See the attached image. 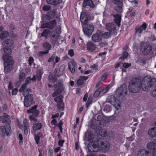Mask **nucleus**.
<instances>
[{"mask_svg": "<svg viewBox=\"0 0 156 156\" xmlns=\"http://www.w3.org/2000/svg\"><path fill=\"white\" fill-rule=\"evenodd\" d=\"M156 86V79L149 75L144 77L141 82L138 78H133L129 82V90L133 93L138 92L141 88L143 90L147 91L151 87Z\"/></svg>", "mask_w": 156, "mask_h": 156, "instance_id": "f257e3e1", "label": "nucleus"}, {"mask_svg": "<svg viewBox=\"0 0 156 156\" xmlns=\"http://www.w3.org/2000/svg\"><path fill=\"white\" fill-rule=\"evenodd\" d=\"M109 143L105 141L103 138H100L95 143H89L87 146L88 151L90 152H97L101 151L107 152L110 149Z\"/></svg>", "mask_w": 156, "mask_h": 156, "instance_id": "f03ea898", "label": "nucleus"}, {"mask_svg": "<svg viewBox=\"0 0 156 156\" xmlns=\"http://www.w3.org/2000/svg\"><path fill=\"white\" fill-rule=\"evenodd\" d=\"M90 19L88 14L85 12L82 13L80 16V21L83 24L82 26L83 32L85 34L89 37L91 35L94 29V25L87 23Z\"/></svg>", "mask_w": 156, "mask_h": 156, "instance_id": "7ed1b4c3", "label": "nucleus"}, {"mask_svg": "<svg viewBox=\"0 0 156 156\" xmlns=\"http://www.w3.org/2000/svg\"><path fill=\"white\" fill-rule=\"evenodd\" d=\"M4 65V72L8 73L13 69L14 61L12 56L3 55L2 56Z\"/></svg>", "mask_w": 156, "mask_h": 156, "instance_id": "20e7f679", "label": "nucleus"}, {"mask_svg": "<svg viewBox=\"0 0 156 156\" xmlns=\"http://www.w3.org/2000/svg\"><path fill=\"white\" fill-rule=\"evenodd\" d=\"M11 129L9 123H6L4 126H0V134L3 136H9L11 134Z\"/></svg>", "mask_w": 156, "mask_h": 156, "instance_id": "39448f33", "label": "nucleus"}, {"mask_svg": "<svg viewBox=\"0 0 156 156\" xmlns=\"http://www.w3.org/2000/svg\"><path fill=\"white\" fill-rule=\"evenodd\" d=\"M140 49L142 54L144 55H146L151 53L152 47L149 44L142 42L140 45Z\"/></svg>", "mask_w": 156, "mask_h": 156, "instance_id": "423d86ee", "label": "nucleus"}, {"mask_svg": "<svg viewBox=\"0 0 156 156\" xmlns=\"http://www.w3.org/2000/svg\"><path fill=\"white\" fill-rule=\"evenodd\" d=\"M63 81L62 79H60L58 80V83L55 85V88H58L56 89L55 91L52 94V96L53 97H55L58 95L60 94L63 90L64 86L63 84Z\"/></svg>", "mask_w": 156, "mask_h": 156, "instance_id": "0eeeda50", "label": "nucleus"}, {"mask_svg": "<svg viewBox=\"0 0 156 156\" xmlns=\"http://www.w3.org/2000/svg\"><path fill=\"white\" fill-rule=\"evenodd\" d=\"M34 99L33 95L31 94H29L25 97L23 102L24 106L28 107L34 104L35 102Z\"/></svg>", "mask_w": 156, "mask_h": 156, "instance_id": "6e6552de", "label": "nucleus"}, {"mask_svg": "<svg viewBox=\"0 0 156 156\" xmlns=\"http://www.w3.org/2000/svg\"><path fill=\"white\" fill-rule=\"evenodd\" d=\"M127 92V87L125 84H123L116 90V94L119 98L121 97L124 94H126Z\"/></svg>", "mask_w": 156, "mask_h": 156, "instance_id": "1a4fd4ad", "label": "nucleus"}, {"mask_svg": "<svg viewBox=\"0 0 156 156\" xmlns=\"http://www.w3.org/2000/svg\"><path fill=\"white\" fill-rule=\"evenodd\" d=\"M116 24L114 22L106 24V29L112 34L116 35L117 34Z\"/></svg>", "mask_w": 156, "mask_h": 156, "instance_id": "9d476101", "label": "nucleus"}, {"mask_svg": "<svg viewBox=\"0 0 156 156\" xmlns=\"http://www.w3.org/2000/svg\"><path fill=\"white\" fill-rule=\"evenodd\" d=\"M56 23V20H54L48 23L41 24V28L43 29L46 28L51 30L55 28Z\"/></svg>", "mask_w": 156, "mask_h": 156, "instance_id": "9b49d317", "label": "nucleus"}, {"mask_svg": "<svg viewBox=\"0 0 156 156\" xmlns=\"http://www.w3.org/2000/svg\"><path fill=\"white\" fill-rule=\"evenodd\" d=\"M37 105H34L27 111V113H32V115L35 117H37L40 113L39 111L37 109Z\"/></svg>", "mask_w": 156, "mask_h": 156, "instance_id": "f8f14e48", "label": "nucleus"}, {"mask_svg": "<svg viewBox=\"0 0 156 156\" xmlns=\"http://www.w3.org/2000/svg\"><path fill=\"white\" fill-rule=\"evenodd\" d=\"M97 33L100 35L101 38L107 39L110 38L112 36V34L110 32H103L100 30H98Z\"/></svg>", "mask_w": 156, "mask_h": 156, "instance_id": "ddd939ff", "label": "nucleus"}, {"mask_svg": "<svg viewBox=\"0 0 156 156\" xmlns=\"http://www.w3.org/2000/svg\"><path fill=\"white\" fill-rule=\"evenodd\" d=\"M9 117V116L7 113H4L3 116L0 117V120L3 123L7 122V123H9L10 124L11 121Z\"/></svg>", "mask_w": 156, "mask_h": 156, "instance_id": "4468645a", "label": "nucleus"}, {"mask_svg": "<svg viewBox=\"0 0 156 156\" xmlns=\"http://www.w3.org/2000/svg\"><path fill=\"white\" fill-rule=\"evenodd\" d=\"M14 43L12 40L7 39L4 40L2 43L4 47H11L14 45Z\"/></svg>", "mask_w": 156, "mask_h": 156, "instance_id": "2eb2a0df", "label": "nucleus"}, {"mask_svg": "<svg viewBox=\"0 0 156 156\" xmlns=\"http://www.w3.org/2000/svg\"><path fill=\"white\" fill-rule=\"evenodd\" d=\"M147 146L148 149L155 152L156 154V143L153 142H150L147 144Z\"/></svg>", "mask_w": 156, "mask_h": 156, "instance_id": "dca6fc26", "label": "nucleus"}, {"mask_svg": "<svg viewBox=\"0 0 156 156\" xmlns=\"http://www.w3.org/2000/svg\"><path fill=\"white\" fill-rule=\"evenodd\" d=\"M86 6H89L91 8H93L95 7V5L91 0H84L83 4V7L85 8Z\"/></svg>", "mask_w": 156, "mask_h": 156, "instance_id": "f3484780", "label": "nucleus"}, {"mask_svg": "<svg viewBox=\"0 0 156 156\" xmlns=\"http://www.w3.org/2000/svg\"><path fill=\"white\" fill-rule=\"evenodd\" d=\"M137 156H154L149 151L144 150H140L137 154Z\"/></svg>", "mask_w": 156, "mask_h": 156, "instance_id": "a211bd4d", "label": "nucleus"}, {"mask_svg": "<svg viewBox=\"0 0 156 156\" xmlns=\"http://www.w3.org/2000/svg\"><path fill=\"white\" fill-rule=\"evenodd\" d=\"M148 135L150 137L155 139L156 138V130L155 127H154L150 129L148 131Z\"/></svg>", "mask_w": 156, "mask_h": 156, "instance_id": "6ab92c4d", "label": "nucleus"}, {"mask_svg": "<svg viewBox=\"0 0 156 156\" xmlns=\"http://www.w3.org/2000/svg\"><path fill=\"white\" fill-rule=\"evenodd\" d=\"M92 40L95 42H98L102 40V38L99 33H97V31L96 34H93L92 36Z\"/></svg>", "mask_w": 156, "mask_h": 156, "instance_id": "aec40b11", "label": "nucleus"}, {"mask_svg": "<svg viewBox=\"0 0 156 156\" xmlns=\"http://www.w3.org/2000/svg\"><path fill=\"white\" fill-rule=\"evenodd\" d=\"M86 137H87L89 141L91 142H95L96 140L94 139V136L92 132L91 131H88L85 133Z\"/></svg>", "mask_w": 156, "mask_h": 156, "instance_id": "412c9836", "label": "nucleus"}, {"mask_svg": "<svg viewBox=\"0 0 156 156\" xmlns=\"http://www.w3.org/2000/svg\"><path fill=\"white\" fill-rule=\"evenodd\" d=\"M113 16L114 18V20L115 23L116 25H117L118 27H119L120 25L121 20V16L120 15L117 14L116 15H114Z\"/></svg>", "mask_w": 156, "mask_h": 156, "instance_id": "4be33fe9", "label": "nucleus"}, {"mask_svg": "<svg viewBox=\"0 0 156 156\" xmlns=\"http://www.w3.org/2000/svg\"><path fill=\"white\" fill-rule=\"evenodd\" d=\"M87 50L90 52L94 51L96 48L95 45L91 42H89L87 43Z\"/></svg>", "mask_w": 156, "mask_h": 156, "instance_id": "5701e85b", "label": "nucleus"}, {"mask_svg": "<svg viewBox=\"0 0 156 156\" xmlns=\"http://www.w3.org/2000/svg\"><path fill=\"white\" fill-rule=\"evenodd\" d=\"M88 78V76H80V78L77 81V84L79 85H82L84 82L86 81Z\"/></svg>", "mask_w": 156, "mask_h": 156, "instance_id": "b1692460", "label": "nucleus"}, {"mask_svg": "<svg viewBox=\"0 0 156 156\" xmlns=\"http://www.w3.org/2000/svg\"><path fill=\"white\" fill-rule=\"evenodd\" d=\"M104 108L103 111L106 113L110 112L111 111V105L107 103V102L104 103L103 104Z\"/></svg>", "mask_w": 156, "mask_h": 156, "instance_id": "393cba45", "label": "nucleus"}, {"mask_svg": "<svg viewBox=\"0 0 156 156\" xmlns=\"http://www.w3.org/2000/svg\"><path fill=\"white\" fill-rule=\"evenodd\" d=\"M116 98L115 97L112 95L108 96L106 99V101L111 104H112L116 102Z\"/></svg>", "mask_w": 156, "mask_h": 156, "instance_id": "a878e982", "label": "nucleus"}, {"mask_svg": "<svg viewBox=\"0 0 156 156\" xmlns=\"http://www.w3.org/2000/svg\"><path fill=\"white\" fill-rule=\"evenodd\" d=\"M46 2L48 4L55 5L62 3V0H46Z\"/></svg>", "mask_w": 156, "mask_h": 156, "instance_id": "bb28decb", "label": "nucleus"}, {"mask_svg": "<svg viewBox=\"0 0 156 156\" xmlns=\"http://www.w3.org/2000/svg\"><path fill=\"white\" fill-rule=\"evenodd\" d=\"M56 14V10L53 9L49 12L47 14L48 16V18L50 20L53 18Z\"/></svg>", "mask_w": 156, "mask_h": 156, "instance_id": "cd10ccee", "label": "nucleus"}, {"mask_svg": "<svg viewBox=\"0 0 156 156\" xmlns=\"http://www.w3.org/2000/svg\"><path fill=\"white\" fill-rule=\"evenodd\" d=\"M9 34V33L8 31H2L0 34V39L3 40L8 37Z\"/></svg>", "mask_w": 156, "mask_h": 156, "instance_id": "c85d7f7f", "label": "nucleus"}, {"mask_svg": "<svg viewBox=\"0 0 156 156\" xmlns=\"http://www.w3.org/2000/svg\"><path fill=\"white\" fill-rule=\"evenodd\" d=\"M42 128V124L40 122H38L34 124L32 127V128L34 131L40 130Z\"/></svg>", "mask_w": 156, "mask_h": 156, "instance_id": "c756f323", "label": "nucleus"}, {"mask_svg": "<svg viewBox=\"0 0 156 156\" xmlns=\"http://www.w3.org/2000/svg\"><path fill=\"white\" fill-rule=\"evenodd\" d=\"M43 47L45 51L47 50L49 52V50L51 49V46L48 42H45L43 43Z\"/></svg>", "mask_w": 156, "mask_h": 156, "instance_id": "7c9ffc66", "label": "nucleus"}, {"mask_svg": "<svg viewBox=\"0 0 156 156\" xmlns=\"http://www.w3.org/2000/svg\"><path fill=\"white\" fill-rule=\"evenodd\" d=\"M3 49L5 53L4 55L9 56L11 54L12 51L10 48L9 47H4Z\"/></svg>", "mask_w": 156, "mask_h": 156, "instance_id": "2f4dec72", "label": "nucleus"}, {"mask_svg": "<svg viewBox=\"0 0 156 156\" xmlns=\"http://www.w3.org/2000/svg\"><path fill=\"white\" fill-rule=\"evenodd\" d=\"M56 77L53 74L49 75L48 76L49 81L53 83H55L57 80V79Z\"/></svg>", "mask_w": 156, "mask_h": 156, "instance_id": "473e14b6", "label": "nucleus"}, {"mask_svg": "<svg viewBox=\"0 0 156 156\" xmlns=\"http://www.w3.org/2000/svg\"><path fill=\"white\" fill-rule=\"evenodd\" d=\"M35 75L37 77V79L38 81L41 80L42 77V74L40 70H37V71L36 74Z\"/></svg>", "mask_w": 156, "mask_h": 156, "instance_id": "72a5a7b5", "label": "nucleus"}, {"mask_svg": "<svg viewBox=\"0 0 156 156\" xmlns=\"http://www.w3.org/2000/svg\"><path fill=\"white\" fill-rule=\"evenodd\" d=\"M49 31V30L48 29L44 30L41 34V36L44 37L46 39H47L48 37Z\"/></svg>", "mask_w": 156, "mask_h": 156, "instance_id": "f704fd0d", "label": "nucleus"}, {"mask_svg": "<svg viewBox=\"0 0 156 156\" xmlns=\"http://www.w3.org/2000/svg\"><path fill=\"white\" fill-rule=\"evenodd\" d=\"M62 99V95H60L55 97L54 99V100L55 102H56L57 103H58L61 102L62 101H63Z\"/></svg>", "mask_w": 156, "mask_h": 156, "instance_id": "c9c22d12", "label": "nucleus"}, {"mask_svg": "<svg viewBox=\"0 0 156 156\" xmlns=\"http://www.w3.org/2000/svg\"><path fill=\"white\" fill-rule=\"evenodd\" d=\"M135 32L134 34V35H136L137 34H141L143 31V29H141V28L139 27H136L135 28Z\"/></svg>", "mask_w": 156, "mask_h": 156, "instance_id": "e433bc0d", "label": "nucleus"}, {"mask_svg": "<svg viewBox=\"0 0 156 156\" xmlns=\"http://www.w3.org/2000/svg\"><path fill=\"white\" fill-rule=\"evenodd\" d=\"M128 55V53L126 51H123L122 55L119 58V59L124 60L127 57Z\"/></svg>", "mask_w": 156, "mask_h": 156, "instance_id": "4c0bfd02", "label": "nucleus"}, {"mask_svg": "<svg viewBox=\"0 0 156 156\" xmlns=\"http://www.w3.org/2000/svg\"><path fill=\"white\" fill-rule=\"evenodd\" d=\"M22 91H23V96L26 97L29 94V93L30 92H31V89L30 88H28L25 90H24Z\"/></svg>", "mask_w": 156, "mask_h": 156, "instance_id": "58836bf2", "label": "nucleus"}, {"mask_svg": "<svg viewBox=\"0 0 156 156\" xmlns=\"http://www.w3.org/2000/svg\"><path fill=\"white\" fill-rule=\"evenodd\" d=\"M57 105L58 109L62 111H63L64 109V104L63 101H62L61 102L57 103Z\"/></svg>", "mask_w": 156, "mask_h": 156, "instance_id": "ea45409f", "label": "nucleus"}, {"mask_svg": "<svg viewBox=\"0 0 156 156\" xmlns=\"http://www.w3.org/2000/svg\"><path fill=\"white\" fill-rule=\"evenodd\" d=\"M93 99L91 96H89L86 104V108H88L90 105V104L91 103Z\"/></svg>", "mask_w": 156, "mask_h": 156, "instance_id": "a19ab883", "label": "nucleus"}, {"mask_svg": "<svg viewBox=\"0 0 156 156\" xmlns=\"http://www.w3.org/2000/svg\"><path fill=\"white\" fill-rule=\"evenodd\" d=\"M112 2L114 4L116 5L117 6H122V1L120 0H113Z\"/></svg>", "mask_w": 156, "mask_h": 156, "instance_id": "79ce46f5", "label": "nucleus"}, {"mask_svg": "<svg viewBox=\"0 0 156 156\" xmlns=\"http://www.w3.org/2000/svg\"><path fill=\"white\" fill-rule=\"evenodd\" d=\"M48 18V16L47 14H43L42 16V20L43 22L44 23L47 20H51Z\"/></svg>", "mask_w": 156, "mask_h": 156, "instance_id": "37998d69", "label": "nucleus"}, {"mask_svg": "<svg viewBox=\"0 0 156 156\" xmlns=\"http://www.w3.org/2000/svg\"><path fill=\"white\" fill-rule=\"evenodd\" d=\"M122 6L121 5L117 6L114 8V9L118 13H121L122 12Z\"/></svg>", "mask_w": 156, "mask_h": 156, "instance_id": "c03bdc74", "label": "nucleus"}, {"mask_svg": "<svg viewBox=\"0 0 156 156\" xmlns=\"http://www.w3.org/2000/svg\"><path fill=\"white\" fill-rule=\"evenodd\" d=\"M23 127L24 128H29V123L27 119H25L23 121Z\"/></svg>", "mask_w": 156, "mask_h": 156, "instance_id": "a18cd8bd", "label": "nucleus"}, {"mask_svg": "<svg viewBox=\"0 0 156 156\" xmlns=\"http://www.w3.org/2000/svg\"><path fill=\"white\" fill-rule=\"evenodd\" d=\"M58 38V36L57 34H55V33L53 34V35L50 38L51 41H55Z\"/></svg>", "mask_w": 156, "mask_h": 156, "instance_id": "49530a36", "label": "nucleus"}, {"mask_svg": "<svg viewBox=\"0 0 156 156\" xmlns=\"http://www.w3.org/2000/svg\"><path fill=\"white\" fill-rule=\"evenodd\" d=\"M51 9V7L48 5H44L43 7V10L44 11H48Z\"/></svg>", "mask_w": 156, "mask_h": 156, "instance_id": "de8ad7c7", "label": "nucleus"}, {"mask_svg": "<svg viewBox=\"0 0 156 156\" xmlns=\"http://www.w3.org/2000/svg\"><path fill=\"white\" fill-rule=\"evenodd\" d=\"M110 88L109 86H108L103 88V89H100L101 92L103 94L105 93Z\"/></svg>", "mask_w": 156, "mask_h": 156, "instance_id": "09e8293b", "label": "nucleus"}, {"mask_svg": "<svg viewBox=\"0 0 156 156\" xmlns=\"http://www.w3.org/2000/svg\"><path fill=\"white\" fill-rule=\"evenodd\" d=\"M48 53L47 50L44 51H40L38 52V56L39 57H41L44 55Z\"/></svg>", "mask_w": 156, "mask_h": 156, "instance_id": "8fccbe9b", "label": "nucleus"}, {"mask_svg": "<svg viewBox=\"0 0 156 156\" xmlns=\"http://www.w3.org/2000/svg\"><path fill=\"white\" fill-rule=\"evenodd\" d=\"M101 92L100 89H97L94 92V97H97L100 94Z\"/></svg>", "mask_w": 156, "mask_h": 156, "instance_id": "3c124183", "label": "nucleus"}, {"mask_svg": "<svg viewBox=\"0 0 156 156\" xmlns=\"http://www.w3.org/2000/svg\"><path fill=\"white\" fill-rule=\"evenodd\" d=\"M156 87V86H155V87H151L150 88H155ZM151 94L152 96L156 98V88L155 89L152 91L151 92Z\"/></svg>", "mask_w": 156, "mask_h": 156, "instance_id": "603ef678", "label": "nucleus"}, {"mask_svg": "<svg viewBox=\"0 0 156 156\" xmlns=\"http://www.w3.org/2000/svg\"><path fill=\"white\" fill-rule=\"evenodd\" d=\"M25 77V74L23 73H21L19 75V80L20 81H22Z\"/></svg>", "mask_w": 156, "mask_h": 156, "instance_id": "864d4df0", "label": "nucleus"}, {"mask_svg": "<svg viewBox=\"0 0 156 156\" xmlns=\"http://www.w3.org/2000/svg\"><path fill=\"white\" fill-rule=\"evenodd\" d=\"M100 131L101 136H105L107 135V132L105 129H102V130H100Z\"/></svg>", "mask_w": 156, "mask_h": 156, "instance_id": "5fc2aeb1", "label": "nucleus"}, {"mask_svg": "<svg viewBox=\"0 0 156 156\" xmlns=\"http://www.w3.org/2000/svg\"><path fill=\"white\" fill-rule=\"evenodd\" d=\"M55 54L54 53L53 54L51 57H50V58L48 59V62H50L53 61L55 58Z\"/></svg>", "mask_w": 156, "mask_h": 156, "instance_id": "6e6d98bb", "label": "nucleus"}, {"mask_svg": "<svg viewBox=\"0 0 156 156\" xmlns=\"http://www.w3.org/2000/svg\"><path fill=\"white\" fill-rule=\"evenodd\" d=\"M27 84L25 83L23 84L21 87L20 88L19 90V92H22L26 88Z\"/></svg>", "mask_w": 156, "mask_h": 156, "instance_id": "4d7b16f0", "label": "nucleus"}, {"mask_svg": "<svg viewBox=\"0 0 156 156\" xmlns=\"http://www.w3.org/2000/svg\"><path fill=\"white\" fill-rule=\"evenodd\" d=\"M108 74L106 73H105L101 78V81H104L107 77Z\"/></svg>", "mask_w": 156, "mask_h": 156, "instance_id": "13d9d810", "label": "nucleus"}, {"mask_svg": "<svg viewBox=\"0 0 156 156\" xmlns=\"http://www.w3.org/2000/svg\"><path fill=\"white\" fill-rule=\"evenodd\" d=\"M147 24L145 22H144L142 25H141L140 27H140L141 29H142L143 30H145L147 28Z\"/></svg>", "mask_w": 156, "mask_h": 156, "instance_id": "bf43d9fd", "label": "nucleus"}, {"mask_svg": "<svg viewBox=\"0 0 156 156\" xmlns=\"http://www.w3.org/2000/svg\"><path fill=\"white\" fill-rule=\"evenodd\" d=\"M54 74L55 76L59 77L61 76L58 72V69L57 68L55 69L54 72Z\"/></svg>", "mask_w": 156, "mask_h": 156, "instance_id": "052dcab7", "label": "nucleus"}, {"mask_svg": "<svg viewBox=\"0 0 156 156\" xmlns=\"http://www.w3.org/2000/svg\"><path fill=\"white\" fill-rule=\"evenodd\" d=\"M34 139L36 141V142L37 144H39V140H40V137L38 136V135H34Z\"/></svg>", "mask_w": 156, "mask_h": 156, "instance_id": "680f3d73", "label": "nucleus"}, {"mask_svg": "<svg viewBox=\"0 0 156 156\" xmlns=\"http://www.w3.org/2000/svg\"><path fill=\"white\" fill-rule=\"evenodd\" d=\"M65 65L64 64L61 65L59 67V71L60 72H63L65 69Z\"/></svg>", "mask_w": 156, "mask_h": 156, "instance_id": "e2e57ef3", "label": "nucleus"}, {"mask_svg": "<svg viewBox=\"0 0 156 156\" xmlns=\"http://www.w3.org/2000/svg\"><path fill=\"white\" fill-rule=\"evenodd\" d=\"M122 64L123 67L126 69L128 68L131 66V64L130 63H128L126 62L123 63Z\"/></svg>", "mask_w": 156, "mask_h": 156, "instance_id": "0e129e2a", "label": "nucleus"}, {"mask_svg": "<svg viewBox=\"0 0 156 156\" xmlns=\"http://www.w3.org/2000/svg\"><path fill=\"white\" fill-rule=\"evenodd\" d=\"M34 60V58L32 57H29V58L28 59V61L29 64L30 66H31L32 65V64L33 63Z\"/></svg>", "mask_w": 156, "mask_h": 156, "instance_id": "69168bd1", "label": "nucleus"}, {"mask_svg": "<svg viewBox=\"0 0 156 156\" xmlns=\"http://www.w3.org/2000/svg\"><path fill=\"white\" fill-rule=\"evenodd\" d=\"M68 54L71 57H72L74 55V51L73 49H70L69 50Z\"/></svg>", "mask_w": 156, "mask_h": 156, "instance_id": "338daca9", "label": "nucleus"}, {"mask_svg": "<svg viewBox=\"0 0 156 156\" xmlns=\"http://www.w3.org/2000/svg\"><path fill=\"white\" fill-rule=\"evenodd\" d=\"M68 67L70 71L72 73H75V70L74 69V66H70L69 64L68 66Z\"/></svg>", "mask_w": 156, "mask_h": 156, "instance_id": "774afa93", "label": "nucleus"}]
</instances>
